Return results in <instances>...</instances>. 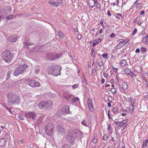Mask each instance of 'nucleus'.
I'll return each instance as SVG.
<instances>
[{
  "label": "nucleus",
  "mask_w": 148,
  "mask_h": 148,
  "mask_svg": "<svg viewBox=\"0 0 148 148\" xmlns=\"http://www.w3.org/2000/svg\"><path fill=\"white\" fill-rule=\"evenodd\" d=\"M6 97L7 98L8 103L9 106L18 103L20 100L18 96L12 92H9L7 94Z\"/></svg>",
  "instance_id": "nucleus-1"
},
{
  "label": "nucleus",
  "mask_w": 148,
  "mask_h": 148,
  "mask_svg": "<svg viewBox=\"0 0 148 148\" xmlns=\"http://www.w3.org/2000/svg\"><path fill=\"white\" fill-rule=\"evenodd\" d=\"M61 67L59 65H53L49 66L48 69L49 73L55 76H57L60 74Z\"/></svg>",
  "instance_id": "nucleus-2"
},
{
  "label": "nucleus",
  "mask_w": 148,
  "mask_h": 148,
  "mask_svg": "<svg viewBox=\"0 0 148 148\" xmlns=\"http://www.w3.org/2000/svg\"><path fill=\"white\" fill-rule=\"evenodd\" d=\"M2 56L3 59L8 63L12 60L13 57L12 54L8 50H6L3 52L2 53Z\"/></svg>",
  "instance_id": "nucleus-3"
},
{
  "label": "nucleus",
  "mask_w": 148,
  "mask_h": 148,
  "mask_svg": "<svg viewBox=\"0 0 148 148\" xmlns=\"http://www.w3.org/2000/svg\"><path fill=\"white\" fill-rule=\"evenodd\" d=\"M52 102L50 101H43L40 102L38 104V107L40 109H46L51 108L52 106Z\"/></svg>",
  "instance_id": "nucleus-4"
},
{
  "label": "nucleus",
  "mask_w": 148,
  "mask_h": 148,
  "mask_svg": "<svg viewBox=\"0 0 148 148\" xmlns=\"http://www.w3.org/2000/svg\"><path fill=\"white\" fill-rule=\"evenodd\" d=\"M28 67L26 64H24L22 66L17 67L14 69L13 75L15 76H17L20 74H22L25 71L26 68Z\"/></svg>",
  "instance_id": "nucleus-5"
},
{
  "label": "nucleus",
  "mask_w": 148,
  "mask_h": 148,
  "mask_svg": "<svg viewBox=\"0 0 148 148\" xmlns=\"http://www.w3.org/2000/svg\"><path fill=\"white\" fill-rule=\"evenodd\" d=\"M54 126L51 123H49L45 126V131L47 134L51 136L54 130Z\"/></svg>",
  "instance_id": "nucleus-6"
},
{
  "label": "nucleus",
  "mask_w": 148,
  "mask_h": 148,
  "mask_svg": "<svg viewBox=\"0 0 148 148\" xmlns=\"http://www.w3.org/2000/svg\"><path fill=\"white\" fill-rule=\"evenodd\" d=\"M24 115L26 118L32 120H35L37 116L36 113L32 112H26Z\"/></svg>",
  "instance_id": "nucleus-7"
},
{
  "label": "nucleus",
  "mask_w": 148,
  "mask_h": 148,
  "mask_svg": "<svg viewBox=\"0 0 148 148\" xmlns=\"http://www.w3.org/2000/svg\"><path fill=\"white\" fill-rule=\"evenodd\" d=\"M56 131L59 135L64 134L66 132L65 129L60 125L57 126Z\"/></svg>",
  "instance_id": "nucleus-8"
},
{
  "label": "nucleus",
  "mask_w": 148,
  "mask_h": 148,
  "mask_svg": "<svg viewBox=\"0 0 148 148\" xmlns=\"http://www.w3.org/2000/svg\"><path fill=\"white\" fill-rule=\"evenodd\" d=\"M120 40L122 41H121L116 45V48L117 49H119L121 48L125 45L127 42V41H125V40L122 39H121Z\"/></svg>",
  "instance_id": "nucleus-9"
},
{
  "label": "nucleus",
  "mask_w": 148,
  "mask_h": 148,
  "mask_svg": "<svg viewBox=\"0 0 148 148\" xmlns=\"http://www.w3.org/2000/svg\"><path fill=\"white\" fill-rule=\"evenodd\" d=\"M121 85L122 87L120 88V91L123 93H124L125 90L128 88L127 84L125 82H123L122 83Z\"/></svg>",
  "instance_id": "nucleus-10"
},
{
  "label": "nucleus",
  "mask_w": 148,
  "mask_h": 148,
  "mask_svg": "<svg viewBox=\"0 0 148 148\" xmlns=\"http://www.w3.org/2000/svg\"><path fill=\"white\" fill-rule=\"evenodd\" d=\"M66 139L68 142L71 144L73 143L74 141V138L71 134L67 135Z\"/></svg>",
  "instance_id": "nucleus-11"
},
{
  "label": "nucleus",
  "mask_w": 148,
  "mask_h": 148,
  "mask_svg": "<svg viewBox=\"0 0 148 148\" xmlns=\"http://www.w3.org/2000/svg\"><path fill=\"white\" fill-rule=\"evenodd\" d=\"M62 111L63 114H69L70 113L69 107L67 106H64L62 108Z\"/></svg>",
  "instance_id": "nucleus-12"
},
{
  "label": "nucleus",
  "mask_w": 148,
  "mask_h": 148,
  "mask_svg": "<svg viewBox=\"0 0 148 148\" xmlns=\"http://www.w3.org/2000/svg\"><path fill=\"white\" fill-rule=\"evenodd\" d=\"M7 142V140L5 138H2L0 139V147L2 148L5 147Z\"/></svg>",
  "instance_id": "nucleus-13"
},
{
  "label": "nucleus",
  "mask_w": 148,
  "mask_h": 148,
  "mask_svg": "<svg viewBox=\"0 0 148 148\" xmlns=\"http://www.w3.org/2000/svg\"><path fill=\"white\" fill-rule=\"evenodd\" d=\"M56 54H51L49 53L48 54V58L49 60H53L58 58L56 56Z\"/></svg>",
  "instance_id": "nucleus-14"
},
{
  "label": "nucleus",
  "mask_w": 148,
  "mask_h": 148,
  "mask_svg": "<svg viewBox=\"0 0 148 148\" xmlns=\"http://www.w3.org/2000/svg\"><path fill=\"white\" fill-rule=\"evenodd\" d=\"M17 39V37L15 36H10L8 38V40L12 42H16Z\"/></svg>",
  "instance_id": "nucleus-15"
},
{
  "label": "nucleus",
  "mask_w": 148,
  "mask_h": 148,
  "mask_svg": "<svg viewBox=\"0 0 148 148\" xmlns=\"http://www.w3.org/2000/svg\"><path fill=\"white\" fill-rule=\"evenodd\" d=\"M97 0H88V5L90 6L91 8L95 7V4Z\"/></svg>",
  "instance_id": "nucleus-16"
},
{
  "label": "nucleus",
  "mask_w": 148,
  "mask_h": 148,
  "mask_svg": "<svg viewBox=\"0 0 148 148\" xmlns=\"http://www.w3.org/2000/svg\"><path fill=\"white\" fill-rule=\"evenodd\" d=\"M128 121L127 119L124 120L123 121H122V125L121 126V127H123V129H122L121 130L123 131L125 128L126 127L127 125V123Z\"/></svg>",
  "instance_id": "nucleus-17"
},
{
  "label": "nucleus",
  "mask_w": 148,
  "mask_h": 148,
  "mask_svg": "<svg viewBox=\"0 0 148 148\" xmlns=\"http://www.w3.org/2000/svg\"><path fill=\"white\" fill-rule=\"evenodd\" d=\"M142 41L145 44L148 45V35L146 36H144L143 38Z\"/></svg>",
  "instance_id": "nucleus-18"
},
{
  "label": "nucleus",
  "mask_w": 148,
  "mask_h": 148,
  "mask_svg": "<svg viewBox=\"0 0 148 148\" xmlns=\"http://www.w3.org/2000/svg\"><path fill=\"white\" fill-rule=\"evenodd\" d=\"M75 133L76 134V137L78 138H81L84 136L83 134L80 131H78Z\"/></svg>",
  "instance_id": "nucleus-19"
},
{
  "label": "nucleus",
  "mask_w": 148,
  "mask_h": 148,
  "mask_svg": "<svg viewBox=\"0 0 148 148\" xmlns=\"http://www.w3.org/2000/svg\"><path fill=\"white\" fill-rule=\"evenodd\" d=\"M24 47L27 48L29 45H33V43L31 42L29 40H27L26 42H24Z\"/></svg>",
  "instance_id": "nucleus-20"
},
{
  "label": "nucleus",
  "mask_w": 148,
  "mask_h": 148,
  "mask_svg": "<svg viewBox=\"0 0 148 148\" xmlns=\"http://www.w3.org/2000/svg\"><path fill=\"white\" fill-rule=\"evenodd\" d=\"M101 39L99 38L97 41L95 40H94L93 42V46H95L96 45L98 44L100 42H101Z\"/></svg>",
  "instance_id": "nucleus-21"
},
{
  "label": "nucleus",
  "mask_w": 148,
  "mask_h": 148,
  "mask_svg": "<svg viewBox=\"0 0 148 148\" xmlns=\"http://www.w3.org/2000/svg\"><path fill=\"white\" fill-rule=\"evenodd\" d=\"M49 3L53 5L54 6L57 7L59 5V2L56 1H50L49 2Z\"/></svg>",
  "instance_id": "nucleus-22"
},
{
  "label": "nucleus",
  "mask_w": 148,
  "mask_h": 148,
  "mask_svg": "<svg viewBox=\"0 0 148 148\" xmlns=\"http://www.w3.org/2000/svg\"><path fill=\"white\" fill-rule=\"evenodd\" d=\"M120 65L122 66H125L127 64L126 61L124 60H122L120 61Z\"/></svg>",
  "instance_id": "nucleus-23"
},
{
  "label": "nucleus",
  "mask_w": 148,
  "mask_h": 148,
  "mask_svg": "<svg viewBox=\"0 0 148 148\" xmlns=\"http://www.w3.org/2000/svg\"><path fill=\"white\" fill-rule=\"evenodd\" d=\"M71 101L73 103L79 101V99L78 97L73 98L71 99Z\"/></svg>",
  "instance_id": "nucleus-24"
},
{
  "label": "nucleus",
  "mask_w": 148,
  "mask_h": 148,
  "mask_svg": "<svg viewBox=\"0 0 148 148\" xmlns=\"http://www.w3.org/2000/svg\"><path fill=\"white\" fill-rule=\"evenodd\" d=\"M124 71L126 73L129 75H131L130 73H131V71L130 69L126 68L124 69Z\"/></svg>",
  "instance_id": "nucleus-25"
},
{
  "label": "nucleus",
  "mask_w": 148,
  "mask_h": 148,
  "mask_svg": "<svg viewBox=\"0 0 148 148\" xmlns=\"http://www.w3.org/2000/svg\"><path fill=\"white\" fill-rule=\"evenodd\" d=\"M34 81H35V80L34 79L31 80L28 82V84L31 86L32 87H34Z\"/></svg>",
  "instance_id": "nucleus-26"
},
{
  "label": "nucleus",
  "mask_w": 148,
  "mask_h": 148,
  "mask_svg": "<svg viewBox=\"0 0 148 148\" xmlns=\"http://www.w3.org/2000/svg\"><path fill=\"white\" fill-rule=\"evenodd\" d=\"M34 85H35L34 86V87H39L40 85V83L36 81L35 80V81H34Z\"/></svg>",
  "instance_id": "nucleus-27"
},
{
  "label": "nucleus",
  "mask_w": 148,
  "mask_h": 148,
  "mask_svg": "<svg viewBox=\"0 0 148 148\" xmlns=\"http://www.w3.org/2000/svg\"><path fill=\"white\" fill-rule=\"evenodd\" d=\"M95 7L97 9H99L101 8V5L100 4L98 3L97 0L95 4Z\"/></svg>",
  "instance_id": "nucleus-28"
},
{
  "label": "nucleus",
  "mask_w": 148,
  "mask_h": 148,
  "mask_svg": "<svg viewBox=\"0 0 148 148\" xmlns=\"http://www.w3.org/2000/svg\"><path fill=\"white\" fill-rule=\"evenodd\" d=\"M88 107L90 112H92L94 111V108L92 104L89 105V106H88Z\"/></svg>",
  "instance_id": "nucleus-29"
},
{
  "label": "nucleus",
  "mask_w": 148,
  "mask_h": 148,
  "mask_svg": "<svg viewBox=\"0 0 148 148\" xmlns=\"http://www.w3.org/2000/svg\"><path fill=\"white\" fill-rule=\"evenodd\" d=\"M72 95H68L67 96L64 97L67 100H68L69 101H71V97Z\"/></svg>",
  "instance_id": "nucleus-30"
},
{
  "label": "nucleus",
  "mask_w": 148,
  "mask_h": 148,
  "mask_svg": "<svg viewBox=\"0 0 148 148\" xmlns=\"http://www.w3.org/2000/svg\"><path fill=\"white\" fill-rule=\"evenodd\" d=\"M81 123L84 126L86 127H88L87 122L85 120H84L81 122Z\"/></svg>",
  "instance_id": "nucleus-31"
},
{
  "label": "nucleus",
  "mask_w": 148,
  "mask_h": 148,
  "mask_svg": "<svg viewBox=\"0 0 148 148\" xmlns=\"http://www.w3.org/2000/svg\"><path fill=\"white\" fill-rule=\"evenodd\" d=\"M12 71H10L8 72L7 74V76L6 78L7 79H8L10 77V75H12Z\"/></svg>",
  "instance_id": "nucleus-32"
},
{
  "label": "nucleus",
  "mask_w": 148,
  "mask_h": 148,
  "mask_svg": "<svg viewBox=\"0 0 148 148\" xmlns=\"http://www.w3.org/2000/svg\"><path fill=\"white\" fill-rule=\"evenodd\" d=\"M6 9L8 12H9L12 9L11 7L9 5H7L6 7Z\"/></svg>",
  "instance_id": "nucleus-33"
},
{
  "label": "nucleus",
  "mask_w": 148,
  "mask_h": 148,
  "mask_svg": "<svg viewBox=\"0 0 148 148\" xmlns=\"http://www.w3.org/2000/svg\"><path fill=\"white\" fill-rule=\"evenodd\" d=\"M58 34L59 36L61 38H64V35L63 34L62 32L61 31L59 30L58 31Z\"/></svg>",
  "instance_id": "nucleus-34"
},
{
  "label": "nucleus",
  "mask_w": 148,
  "mask_h": 148,
  "mask_svg": "<svg viewBox=\"0 0 148 148\" xmlns=\"http://www.w3.org/2000/svg\"><path fill=\"white\" fill-rule=\"evenodd\" d=\"M118 110L117 108L115 107L113 108L112 109V111L114 113L116 114Z\"/></svg>",
  "instance_id": "nucleus-35"
},
{
  "label": "nucleus",
  "mask_w": 148,
  "mask_h": 148,
  "mask_svg": "<svg viewBox=\"0 0 148 148\" xmlns=\"http://www.w3.org/2000/svg\"><path fill=\"white\" fill-rule=\"evenodd\" d=\"M42 121V117H40L38 120L37 123L38 124H40Z\"/></svg>",
  "instance_id": "nucleus-36"
},
{
  "label": "nucleus",
  "mask_w": 148,
  "mask_h": 148,
  "mask_svg": "<svg viewBox=\"0 0 148 148\" xmlns=\"http://www.w3.org/2000/svg\"><path fill=\"white\" fill-rule=\"evenodd\" d=\"M92 104V102L90 99L88 98V106H89V105Z\"/></svg>",
  "instance_id": "nucleus-37"
},
{
  "label": "nucleus",
  "mask_w": 148,
  "mask_h": 148,
  "mask_svg": "<svg viewBox=\"0 0 148 148\" xmlns=\"http://www.w3.org/2000/svg\"><path fill=\"white\" fill-rule=\"evenodd\" d=\"M110 91L113 94H115L116 92V90L114 88H111Z\"/></svg>",
  "instance_id": "nucleus-38"
},
{
  "label": "nucleus",
  "mask_w": 148,
  "mask_h": 148,
  "mask_svg": "<svg viewBox=\"0 0 148 148\" xmlns=\"http://www.w3.org/2000/svg\"><path fill=\"white\" fill-rule=\"evenodd\" d=\"M119 147L120 148H125V144L123 143H121L119 145Z\"/></svg>",
  "instance_id": "nucleus-39"
},
{
  "label": "nucleus",
  "mask_w": 148,
  "mask_h": 148,
  "mask_svg": "<svg viewBox=\"0 0 148 148\" xmlns=\"http://www.w3.org/2000/svg\"><path fill=\"white\" fill-rule=\"evenodd\" d=\"M6 15V14H5V15H0V21L5 18Z\"/></svg>",
  "instance_id": "nucleus-40"
},
{
  "label": "nucleus",
  "mask_w": 148,
  "mask_h": 148,
  "mask_svg": "<svg viewBox=\"0 0 148 148\" xmlns=\"http://www.w3.org/2000/svg\"><path fill=\"white\" fill-rule=\"evenodd\" d=\"M108 54L107 53L103 54L102 55V57L104 59H106L107 58Z\"/></svg>",
  "instance_id": "nucleus-41"
},
{
  "label": "nucleus",
  "mask_w": 148,
  "mask_h": 148,
  "mask_svg": "<svg viewBox=\"0 0 148 148\" xmlns=\"http://www.w3.org/2000/svg\"><path fill=\"white\" fill-rule=\"evenodd\" d=\"M91 55L92 56V57L93 58L95 57V52L94 50L93 49H92V50Z\"/></svg>",
  "instance_id": "nucleus-42"
},
{
  "label": "nucleus",
  "mask_w": 148,
  "mask_h": 148,
  "mask_svg": "<svg viewBox=\"0 0 148 148\" xmlns=\"http://www.w3.org/2000/svg\"><path fill=\"white\" fill-rule=\"evenodd\" d=\"M40 70L39 69V68L38 67H36L35 69V72L37 74L40 71Z\"/></svg>",
  "instance_id": "nucleus-43"
},
{
  "label": "nucleus",
  "mask_w": 148,
  "mask_h": 148,
  "mask_svg": "<svg viewBox=\"0 0 148 148\" xmlns=\"http://www.w3.org/2000/svg\"><path fill=\"white\" fill-rule=\"evenodd\" d=\"M13 18V16L12 15H10L8 16L6 18V19H10L11 18Z\"/></svg>",
  "instance_id": "nucleus-44"
},
{
  "label": "nucleus",
  "mask_w": 148,
  "mask_h": 148,
  "mask_svg": "<svg viewBox=\"0 0 148 148\" xmlns=\"http://www.w3.org/2000/svg\"><path fill=\"white\" fill-rule=\"evenodd\" d=\"M146 48L144 47H142L140 49L141 51L143 52H145L146 51Z\"/></svg>",
  "instance_id": "nucleus-45"
},
{
  "label": "nucleus",
  "mask_w": 148,
  "mask_h": 148,
  "mask_svg": "<svg viewBox=\"0 0 148 148\" xmlns=\"http://www.w3.org/2000/svg\"><path fill=\"white\" fill-rule=\"evenodd\" d=\"M145 34V31L143 30L139 34V36H142Z\"/></svg>",
  "instance_id": "nucleus-46"
},
{
  "label": "nucleus",
  "mask_w": 148,
  "mask_h": 148,
  "mask_svg": "<svg viewBox=\"0 0 148 148\" xmlns=\"http://www.w3.org/2000/svg\"><path fill=\"white\" fill-rule=\"evenodd\" d=\"M122 121L121 122H119L118 123L117 125H116V126H118V127H121L122 125Z\"/></svg>",
  "instance_id": "nucleus-47"
},
{
  "label": "nucleus",
  "mask_w": 148,
  "mask_h": 148,
  "mask_svg": "<svg viewBox=\"0 0 148 148\" xmlns=\"http://www.w3.org/2000/svg\"><path fill=\"white\" fill-rule=\"evenodd\" d=\"M131 75H131L132 76V78H133L134 77H136V75L133 72L131 71V73H130Z\"/></svg>",
  "instance_id": "nucleus-48"
},
{
  "label": "nucleus",
  "mask_w": 148,
  "mask_h": 148,
  "mask_svg": "<svg viewBox=\"0 0 148 148\" xmlns=\"http://www.w3.org/2000/svg\"><path fill=\"white\" fill-rule=\"evenodd\" d=\"M137 31V29L136 28H135L132 34V35H134L136 33V32Z\"/></svg>",
  "instance_id": "nucleus-49"
},
{
  "label": "nucleus",
  "mask_w": 148,
  "mask_h": 148,
  "mask_svg": "<svg viewBox=\"0 0 148 148\" xmlns=\"http://www.w3.org/2000/svg\"><path fill=\"white\" fill-rule=\"evenodd\" d=\"M79 86V84H75L73 85L72 86V88L73 89L77 88Z\"/></svg>",
  "instance_id": "nucleus-50"
},
{
  "label": "nucleus",
  "mask_w": 148,
  "mask_h": 148,
  "mask_svg": "<svg viewBox=\"0 0 148 148\" xmlns=\"http://www.w3.org/2000/svg\"><path fill=\"white\" fill-rule=\"evenodd\" d=\"M62 148H71L70 146L69 145H64Z\"/></svg>",
  "instance_id": "nucleus-51"
},
{
  "label": "nucleus",
  "mask_w": 148,
  "mask_h": 148,
  "mask_svg": "<svg viewBox=\"0 0 148 148\" xmlns=\"http://www.w3.org/2000/svg\"><path fill=\"white\" fill-rule=\"evenodd\" d=\"M147 145V143L145 141V140H144L143 143V147L144 146H146Z\"/></svg>",
  "instance_id": "nucleus-52"
},
{
  "label": "nucleus",
  "mask_w": 148,
  "mask_h": 148,
  "mask_svg": "<svg viewBox=\"0 0 148 148\" xmlns=\"http://www.w3.org/2000/svg\"><path fill=\"white\" fill-rule=\"evenodd\" d=\"M18 118L21 120H23L24 119V117L21 115H18Z\"/></svg>",
  "instance_id": "nucleus-53"
},
{
  "label": "nucleus",
  "mask_w": 148,
  "mask_h": 148,
  "mask_svg": "<svg viewBox=\"0 0 148 148\" xmlns=\"http://www.w3.org/2000/svg\"><path fill=\"white\" fill-rule=\"evenodd\" d=\"M98 65L99 66H101L102 65V62L101 61H99L98 62Z\"/></svg>",
  "instance_id": "nucleus-54"
},
{
  "label": "nucleus",
  "mask_w": 148,
  "mask_h": 148,
  "mask_svg": "<svg viewBox=\"0 0 148 148\" xmlns=\"http://www.w3.org/2000/svg\"><path fill=\"white\" fill-rule=\"evenodd\" d=\"M103 75L105 77L107 78L108 76V73H103Z\"/></svg>",
  "instance_id": "nucleus-55"
},
{
  "label": "nucleus",
  "mask_w": 148,
  "mask_h": 148,
  "mask_svg": "<svg viewBox=\"0 0 148 148\" xmlns=\"http://www.w3.org/2000/svg\"><path fill=\"white\" fill-rule=\"evenodd\" d=\"M107 136L105 135L103 136V139L104 140H106L107 139Z\"/></svg>",
  "instance_id": "nucleus-56"
},
{
  "label": "nucleus",
  "mask_w": 148,
  "mask_h": 148,
  "mask_svg": "<svg viewBox=\"0 0 148 148\" xmlns=\"http://www.w3.org/2000/svg\"><path fill=\"white\" fill-rule=\"evenodd\" d=\"M92 141L94 143H96L97 142V140L96 138H94L93 139Z\"/></svg>",
  "instance_id": "nucleus-57"
},
{
  "label": "nucleus",
  "mask_w": 148,
  "mask_h": 148,
  "mask_svg": "<svg viewBox=\"0 0 148 148\" xmlns=\"http://www.w3.org/2000/svg\"><path fill=\"white\" fill-rule=\"evenodd\" d=\"M82 36L80 34H79L77 35V39L78 40H80Z\"/></svg>",
  "instance_id": "nucleus-58"
},
{
  "label": "nucleus",
  "mask_w": 148,
  "mask_h": 148,
  "mask_svg": "<svg viewBox=\"0 0 148 148\" xmlns=\"http://www.w3.org/2000/svg\"><path fill=\"white\" fill-rule=\"evenodd\" d=\"M141 4L140 3H138L136 5V7L137 8L138 7V8L139 7H140V6Z\"/></svg>",
  "instance_id": "nucleus-59"
},
{
  "label": "nucleus",
  "mask_w": 148,
  "mask_h": 148,
  "mask_svg": "<svg viewBox=\"0 0 148 148\" xmlns=\"http://www.w3.org/2000/svg\"><path fill=\"white\" fill-rule=\"evenodd\" d=\"M115 36V35L113 33L111 34L110 36L111 38H114Z\"/></svg>",
  "instance_id": "nucleus-60"
},
{
  "label": "nucleus",
  "mask_w": 148,
  "mask_h": 148,
  "mask_svg": "<svg viewBox=\"0 0 148 148\" xmlns=\"http://www.w3.org/2000/svg\"><path fill=\"white\" fill-rule=\"evenodd\" d=\"M135 52L136 53H138L140 52V49L139 48H137L136 49Z\"/></svg>",
  "instance_id": "nucleus-61"
},
{
  "label": "nucleus",
  "mask_w": 148,
  "mask_h": 148,
  "mask_svg": "<svg viewBox=\"0 0 148 148\" xmlns=\"http://www.w3.org/2000/svg\"><path fill=\"white\" fill-rule=\"evenodd\" d=\"M116 137L117 138H118L119 136H120V134H119L118 133H116Z\"/></svg>",
  "instance_id": "nucleus-62"
},
{
  "label": "nucleus",
  "mask_w": 148,
  "mask_h": 148,
  "mask_svg": "<svg viewBox=\"0 0 148 148\" xmlns=\"http://www.w3.org/2000/svg\"><path fill=\"white\" fill-rule=\"evenodd\" d=\"M103 30L102 29H99V34H101L102 33Z\"/></svg>",
  "instance_id": "nucleus-63"
},
{
  "label": "nucleus",
  "mask_w": 148,
  "mask_h": 148,
  "mask_svg": "<svg viewBox=\"0 0 148 148\" xmlns=\"http://www.w3.org/2000/svg\"><path fill=\"white\" fill-rule=\"evenodd\" d=\"M145 11L144 10L142 11L140 13V15L143 14L145 13Z\"/></svg>",
  "instance_id": "nucleus-64"
}]
</instances>
